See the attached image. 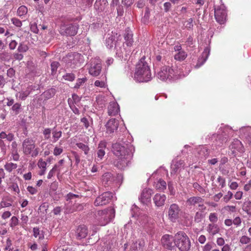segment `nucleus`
<instances>
[{"mask_svg":"<svg viewBox=\"0 0 251 251\" xmlns=\"http://www.w3.org/2000/svg\"><path fill=\"white\" fill-rule=\"evenodd\" d=\"M135 149L130 142L124 141L113 144L112 151L115 156L114 165L120 169L127 167L131 160Z\"/></svg>","mask_w":251,"mask_h":251,"instance_id":"obj_1","label":"nucleus"},{"mask_svg":"<svg viewBox=\"0 0 251 251\" xmlns=\"http://www.w3.org/2000/svg\"><path fill=\"white\" fill-rule=\"evenodd\" d=\"M156 71H157V77L159 79L164 81H170L180 78L188 74V73L186 74H183L180 70H178L176 66L170 67L164 65L161 66L159 70L157 69Z\"/></svg>","mask_w":251,"mask_h":251,"instance_id":"obj_2","label":"nucleus"},{"mask_svg":"<svg viewBox=\"0 0 251 251\" xmlns=\"http://www.w3.org/2000/svg\"><path fill=\"white\" fill-rule=\"evenodd\" d=\"M145 59V57H142L136 64L134 79L137 82H146L151 79L150 68Z\"/></svg>","mask_w":251,"mask_h":251,"instance_id":"obj_3","label":"nucleus"},{"mask_svg":"<svg viewBox=\"0 0 251 251\" xmlns=\"http://www.w3.org/2000/svg\"><path fill=\"white\" fill-rule=\"evenodd\" d=\"M175 245L181 251H188L191 247V242L188 236L183 231L178 232L174 237Z\"/></svg>","mask_w":251,"mask_h":251,"instance_id":"obj_4","label":"nucleus"},{"mask_svg":"<svg viewBox=\"0 0 251 251\" xmlns=\"http://www.w3.org/2000/svg\"><path fill=\"white\" fill-rule=\"evenodd\" d=\"M108 3L107 0H96L94 4L95 9L99 13H102L104 16L112 17L114 12V8L108 7Z\"/></svg>","mask_w":251,"mask_h":251,"instance_id":"obj_5","label":"nucleus"},{"mask_svg":"<svg viewBox=\"0 0 251 251\" xmlns=\"http://www.w3.org/2000/svg\"><path fill=\"white\" fill-rule=\"evenodd\" d=\"M115 216L114 210L109 208L102 211H99L96 216L98 225L101 226H105Z\"/></svg>","mask_w":251,"mask_h":251,"instance_id":"obj_6","label":"nucleus"},{"mask_svg":"<svg viewBox=\"0 0 251 251\" xmlns=\"http://www.w3.org/2000/svg\"><path fill=\"white\" fill-rule=\"evenodd\" d=\"M23 151L25 155L36 157L39 153V149L36 148L35 141L30 138L25 139L22 143Z\"/></svg>","mask_w":251,"mask_h":251,"instance_id":"obj_7","label":"nucleus"},{"mask_svg":"<svg viewBox=\"0 0 251 251\" xmlns=\"http://www.w3.org/2000/svg\"><path fill=\"white\" fill-rule=\"evenodd\" d=\"M68 67L74 68L79 67L83 62V56L78 53H71L63 58Z\"/></svg>","mask_w":251,"mask_h":251,"instance_id":"obj_8","label":"nucleus"},{"mask_svg":"<svg viewBox=\"0 0 251 251\" xmlns=\"http://www.w3.org/2000/svg\"><path fill=\"white\" fill-rule=\"evenodd\" d=\"M101 60L99 57H95L90 60L87 64L89 74L93 76H98L101 71Z\"/></svg>","mask_w":251,"mask_h":251,"instance_id":"obj_9","label":"nucleus"},{"mask_svg":"<svg viewBox=\"0 0 251 251\" xmlns=\"http://www.w3.org/2000/svg\"><path fill=\"white\" fill-rule=\"evenodd\" d=\"M79 25L75 23L62 24L60 27L59 32L62 35L75 36L77 33Z\"/></svg>","mask_w":251,"mask_h":251,"instance_id":"obj_10","label":"nucleus"},{"mask_svg":"<svg viewBox=\"0 0 251 251\" xmlns=\"http://www.w3.org/2000/svg\"><path fill=\"white\" fill-rule=\"evenodd\" d=\"M215 17L216 21L220 24L225 23L226 18V12L225 6L223 4L215 7Z\"/></svg>","mask_w":251,"mask_h":251,"instance_id":"obj_11","label":"nucleus"},{"mask_svg":"<svg viewBox=\"0 0 251 251\" xmlns=\"http://www.w3.org/2000/svg\"><path fill=\"white\" fill-rule=\"evenodd\" d=\"M113 198V194L106 192L98 197L95 201V206H102L107 204Z\"/></svg>","mask_w":251,"mask_h":251,"instance_id":"obj_12","label":"nucleus"},{"mask_svg":"<svg viewBox=\"0 0 251 251\" xmlns=\"http://www.w3.org/2000/svg\"><path fill=\"white\" fill-rule=\"evenodd\" d=\"M204 200L200 197H192L189 198L186 201L190 206H198L201 210H205L206 207L203 204Z\"/></svg>","mask_w":251,"mask_h":251,"instance_id":"obj_13","label":"nucleus"},{"mask_svg":"<svg viewBox=\"0 0 251 251\" xmlns=\"http://www.w3.org/2000/svg\"><path fill=\"white\" fill-rule=\"evenodd\" d=\"M180 212V208L176 204H171L168 210V216L169 219L174 222L178 219Z\"/></svg>","mask_w":251,"mask_h":251,"instance_id":"obj_14","label":"nucleus"},{"mask_svg":"<svg viewBox=\"0 0 251 251\" xmlns=\"http://www.w3.org/2000/svg\"><path fill=\"white\" fill-rule=\"evenodd\" d=\"M152 193L153 190L152 189L150 188L144 189L139 198L140 201L143 204H147L151 201V198Z\"/></svg>","mask_w":251,"mask_h":251,"instance_id":"obj_15","label":"nucleus"},{"mask_svg":"<svg viewBox=\"0 0 251 251\" xmlns=\"http://www.w3.org/2000/svg\"><path fill=\"white\" fill-rule=\"evenodd\" d=\"M174 239L172 236L166 234L161 239V243L163 246L166 249L172 250L174 247Z\"/></svg>","mask_w":251,"mask_h":251,"instance_id":"obj_16","label":"nucleus"},{"mask_svg":"<svg viewBox=\"0 0 251 251\" xmlns=\"http://www.w3.org/2000/svg\"><path fill=\"white\" fill-rule=\"evenodd\" d=\"M33 90H34V87L32 85H29L25 89H23L21 91L17 93L16 94V97L24 100Z\"/></svg>","mask_w":251,"mask_h":251,"instance_id":"obj_17","label":"nucleus"},{"mask_svg":"<svg viewBox=\"0 0 251 251\" xmlns=\"http://www.w3.org/2000/svg\"><path fill=\"white\" fill-rule=\"evenodd\" d=\"M210 53V48L206 47L202 52L201 56L198 59V62L195 66L196 68H199L206 61Z\"/></svg>","mask_w":251,"mask_h":251,"instance_id":"obj_18","label":"nucleus"},{"mask_svg":"<svg viewBox=\"0 0 251 251\" xmlns=\"http://www.w3.org/2000/svg\"><path fill=\"white\" fill-rule=\"evenodd\" d=\"M229 149L233 154L237 152H242L243 151V145L241 142L238 139L233 140L229 146Z\"/></svg>","mask_w":251,"mask_h":251,"instance_id":"obj_19","label":"nucleus"},{"mask_svg":"<svg viewBox=\"0 0 251 251\" xmlns=\"http://www.w3.org/2000/svg\"><path fill=\"white\" fill-rule=\"evenodd\" d=\"M165 60L164 50H162L155 56L154 68L155 70L161 66Z\"/></svg>","mask_w":251,"mask_h":251,"instance_id":"obj_20","label":"nucleus"},{"mask_svg":"<svg viewBox=\"0 0 251 251\" xmlns=\"http://www.w3.org/2000/svg\"><path fill=\"white\" fill-rule=\"evenodd\" d=\"M106 126L107 132L113 133L118 127V121L115 119H111L107 123Z\"/></svg>","mask_w":251,"mask_h":251,"instance_id":"obj_21","label":"nucleus"},{"mask_svg":"<svg viewBox=\"0 0 251 251\" xmlns=\"http://www.w3.org/2000/svg\"><path fill=\"white\" fill-rule=\"evenodd\" d=\"M88 234V229L84 225H81L78 227L76 231V237L78 240H81L85 238Z\"/></svg>","mask_w":251,"mask_h":251,"instance_id":"obj_22","label":"nucleus"},{"mask_svg":"<svg viewBox=\"0 0 251 251\" xmlns=\"http://www.w3.org/2000/svg\"><path fill=\"white\" fill-rule=\"evenodd\" d=\"M198 157L201 159H205L209 155V151L207 148L204 146H200L197 149Z\"/></svg>","mask_w":251,"mask_h":251,"instance_id":"obj_23","label":"nucleus"},{"mask_svg":"<svg viewBox=\"0 0 251 251\" xmlns=\"http://www.w3.org/2000/svg\"><path fill=\"white\" fill-rule=\"evenodd\" d=\"M120 111L119 106L116 102L113 101L109 103L108 107V113L109 115L115 116Z\"/></svg>","mask_w":251,"mask_h":251,"instance_id":"obj_24","label":"nucleus"},{"mask_svg":"<svg viewBox=\"0 0 251 251\" xmlns=\"http://www.w3.org/2000/svg\"><path fill=\"white\" fill-rule=\"evenodd\" d=\"M166 197L164 194H156L153 198L155 205L159 207L164 204Z\"/></svg>","mask_w":251,"mask_h":251,"instance_id":"obj_25","label":"nucleus"},{"mask_svg":"<svg viewBox=\"0 0 251 251\" xmlns=\"http://www.w3.org/2000/svg\"><path fill=\"white\" fill-rule=\"evenodd\" d=\"M12 202L11 198L8 197H3L0 202V207L3 208L10 207L12 206Z\"/></svg>","mask_w":251,"mask_h":251,"instance_id":"obj_26","label":"nucleus"},{"mask_svg":"<svg viewBox=\"0 0 251 251\" xmlns=\"http://www.w3.org/2000/svg\"><path fill=\"white\" fill-rule=\"evenodd\" d=\"M206 230L210 235L213 236L219 232V228L216 224H210L207 226Z\"/></svg>","mask_w":251,"mask_h":251,"instance_id":"obj_27","label":"nucleus"},{"mask_svg":"<svg viewBox=\"0 0 251 251\" xmlns=\"http://www.w3.org/2000/svg\"><path fill=\"white\" fill-rule=\"evenodd\" d=\"M115 180L114 176L110 173H105L102 177V182L104 184L109 185Z\"/></svg>","mask_w":251,"mask_h":251,"instance_id":"obj_28","label":"nucleus"},{"mask_svg":"<svg viewBox=\"0 0 251 251\" xmlns=\"http://www.w3.org/2000/svg\"><path fill=\"white\" fill-rule=\"evenodd\" d=\"M154 186L156 190L163 191L166 188V183L163 180L160 179L154 183Z\"/></svg>","mask_w":251,"mask_h":251,"instance_id":"obj_29","label":"nucleus"},{"mask_svg":"<svg viewBox=\"0 0 251 251\" xmlns=\"http://www.w3.org/2000/svg\"><path fill=\"white\" fill-rule=\"evenodd\" d=\"M184 167V162L183 160H180L177 161H174L171 165V168L174 172H176L178 170L183 168Z\"/></svg>","mask_w":251,"mask_h":251,"instance_id":"obj_30","label":"nucleus"},{"mask_svg":"<svg viewBox=\"0 0 251 251\" xmlns=\"http://www.w3.org/2000/svg\"><path fill=\"white\" fill-rule=\"evenodd\" d=\"M66 209L68 212L72 213L75 211H79L83 209V206L79 203H77L76 207H70V202H68L65 205Z\"/></svg>","mask_w":251,"mask_h":251,"instance_id":"obj_31","label":"nucleus"},{"mask_svg":"<svg viewBox=\"0 0 251 251\" xmlns=\"http://www.w3.org/2000/svg\"><path fill=\"white\" fill-rule=\"evenodd\" d=\"M76 146L82 151L85 155H87L89 152L90 148L87 144L81 142L76 143Z\"/></svg>","mask_w":251,"mask_h":251,"instance_id":"obj_32","label":"nucleus"},{"mask_svg":"<svg viewBox=\"0 0 251 251\" xmlns=\"http://www.w3.org/2000/svg\"><path fill=\"white\" fill-rule=\"evenodd\" d=\"M33 236L35 238H38L39 240H43L44 238V232L40 230L38 227H34L33 229Z\"/></svg>","mask_w":251,"mask_h":251,"instance_id":"obj_33","label":"nucleus"},{"mask_svg":"<svg viewBox=\"0 0 251 251\" xmlns=\"http://www.w3.org/2000/svg\"><path fill=\"white\" fill-rule=\"evenodd\" d=\"M79 197L78 195L74 194L72 193H69L67 196H66V200L67 201H68V202H70V207H76V205L77 204L76 203H75L73 205H72V203L73 202L72 200H73L74 198H78Z\"/></svg>","mask_w":251,"mask_h":251,"instance_id":"obj_34","label":"nucleus"},{"mask_svg":"<svg viewBox=\"0 0 251 251\" xmlns=\"http://www.w3.org/2000/svg\"><path fill=\"white\" fill-rule=\"evenodd\" d=\"M103 148H105V144L103 142H100L99 145V150L97 152L98 157L100 159L103 157L105 154V151Z\"/></svg>","mask_w":251,"mask_h":251,"instance_id":"obj_35","label":"nucleus"},{"mask_svg":"<svg viewBox=\"0 0 251 251\" xmlns=\"http://www.w3.org/2000/svg\"><path fill=\"white\" fill-rule=\"evenodd\" d=\"M187 56V54L186 52L182 50L176 53L174 57L176 60L181 61L184 60L186 58Z\"/></svg>","mask_w":251,"mask_h":251,"instance_id":"obj_36","label":"nucleus"},{"mask_svg":"<svg viewBox=\"0 0 251 251\" xmlns=\"http://www.w3.org/2000/svg\"><path fill=\"white\" fill-rule=\"evenodd\" d=\"M52 134L53 139L52 142L53 143H55L62 136V133L61 131H58L56 129H53L52 132Z\"/></svg>","mask_w":251,"mask_h":251,"instance_id":"obj_37","label":"nucleus"},{"mask_svg":"<svg viewBox=\"0 0 251 251\" xmlns=\"http://www.w3.org/2000/svg\"><path fill=\"white\" fill-rule=\"evenodd\" d=\"M96 102L100 107H103L106 102L105 97L102 95H99L96 98Z\"/></svg>","mask_w":251,"mask_h":251,"instance_id":"obj_38","label":"nucleus"},{"mask_svg":"<svg viewBox=\"0 0 251 251\" xmlns=\"http://www.w3.org/2000/svg\"><path fill=\"white\" fill-rule=\"evenodd\" d=\"M64 163V160L63 159L60 160L57 163L54 165L53 168L56 171L58 175H59L60 173L61 170L63 168V165Z\"/></svg>","mask_w":251,"mask_h":251,"instance_id":"obj_39","label":"nucleus"},{"mask_svg":"<svg viewBox=\"0 0 251 251\" xmlns=\"http://www.w3.org/2000/svg\"><path fill=\"white\" fill-rule=\"evenodd\" d=\"M4 169L9 173L11 172L13 170L15 169L17 167V165L16 163L12 162L6 163L4 166Z\"/></svg>","mask_w":251,"mask_h":251,"instance_id":"obj_40","label":"nucleus"},{"mask_svg":"<svg viewBox=\"0 0 251 251\" xmlns=\"http://www.w3.org/2000/svg\"><path fill=\"white\" fill-rule=\"evenodd\" d=\"M227 139L226 137H223L220 135L218 136V139H216L215 145L217 146H222L226 143Z\"/></svg>","mask_w":251,"mask_h":251,"instance_id":"obj_41","label":"nucleus"},{"mask_svg":"<svg viewBox=\"0 0 251 251\" xmlns=\"http://www.w3.org/2000/svg\"><path fill=\"white\" fill-rule=\"evenodd\" d=\"M94 85L96 87H100V88H106L107 87V85L106 83V78H105V80H97L94 82Z\"/></svg>","mask_w":251,"mask_h":251,"instance_id":"obj_42","label":"nucleus"},{"mask_svg":"<svg viewBox=\"0 0 251 251\" xmlns=\"http://www.w3.org/2000/svg\"><path fill=\"white\" fill-rule=\"evenodd\" d=\"M17 13L18 16L22 17L27 13V8L25 6L22 5L18 8Z\"/></svg>","mask_w":251,"mask_h":251,"instance_id":"obj_43","label":"nucleus"},{"mask_svg":"<svg viewBox=\"0 0 251 251\" xmlns=\"http://www.w3.org/2000/svg\"><path fill=\"white\" fill-rule=\"evenodd\" d=\"M55 89L51 88L44 92L43 95L46 99H49L55 95Z\"/></svg>","mask_w":251,"mask_h":251,"instance_id":"obj_44","label":"nucleus"},{"mask_svg":"<svg viewBox=\"0 0 251 251\" xmlns=\"http://www.w3.org/2000/svg\"><path fill=\"white\" fill-rule=\"evenodd\" d=\"M19 219L16 216H12L10 221V226L13 228L19 224Z\"/></svg>","mask_w":251,"mask_h":251,"instance_id":"obj_45","label":"nucleus"},{"mask_svg":"<svg viewBox=\"0 0 251 251\" xmlns=\"http://www.w3.org/2000/svg\"><path fill=\"white\" fill-rule=\"evenodd\" d=\"M204 217V215L202 211H198L195 214L194 217L195 221L197 223H199L201 221Z\"/></svg>","mask_w":251,"mask_h":251,"instance_id":"obj_46","label":"nucleus"},{"mask_svg":"<svg viewBox=\"0 0 251 251\" xmlns=\"http://www.w3.org/2000/svg\"><path fill=\"white\" fill-rule=\"evenodd\" d=\"M239 242L242 245L248 244L251 242V238L247 236L243 235L240 237Z\"/></svg>","mask_w":251,"mask_h":251,"instance_id":"obj_47","label":"nucleus"},{"mask_svg":"<svg viewBox=\"0 0 251 251\" xmlns=\"http://www.w3.org/2000/svg\"><path fill=\"white\" fill-rule=\"evenodd\" d=\"M87 81L86 77H84L82 78H78L76 81V83L74 86L75 88H79Z\"/></svg>","mask_w":251,"mask_h":251,"instance_id":"obj_48","label":"nucleus"},{"mask_svg":"<svg viewBox=\"0 0 251 251\" xmlns=\"http://www.w3.org/2000/svg\"><path fill=\"white\" fill-rule=\"evenodd\" d=\"M63 151V149L62 147H59L56 146L53 149V154L54 156H58L60 155Z\"/></svg>","mask_w":251,"mask_h":251,"instance_id":"obj_49","label":"nucleus"},{"mask_svg":"<svg viewBox=\"0 0 251 251\" xmlns=\"http://www.w3.org/2000/svg\"><path fill=\"white\" fill-rule=\"evenodd\" d=\"M243 210L248 214H251V201H248L244 203Z\"/></svg>","mask_w":251,"mask_h":251,"instance_id":"obj_50","label":"nucleus"},{"mask_svg":"<svg viewBox=\"0 0 251 251\" xmlns=\"http://www.w3.org/2000/svg\"><path fill=\"white\" fill-rule=\"evenodd\" d=\"M133 34L131 31L128 28L125 31V33L124 35L125 40H129L132 39Z\"/></svg>","mask_w":251,"mask_h":251,"instance_id":"obj_51","label":"nucleus"},{"mask_svg":"<svg viewBox=\"0 0 251 251\" xmlns=\"http://www.w3.org/2000/svg\"><path fill=\"white\" fill-rule=\"evenodd\" d=\"M64 79L70 81H73L75 79V75L73 73H67L63 76Z\"/></svg>","mask_w":251,"mask_h":251,"instance_id":"obj_52","label":"nucleus"},{"mask_svg":"<svg viewBox=\"0 0 251 251\" xmlns=\"http://www.w3.org/2000/svg\"><path fill=\"white\" fill-rule=\"evenodd\" d=\"M233 193L232 192L228 191L226 194L223 198V201L225 202H228L233 197Z\"/></svg>","mask_w":251,"mask_h":251,"instance_id":"obj_53","label":"nucleus"},{"mask_svg":"<svg viewBox=\"0 0 251 251\" xmlns=\"http://www.w3.org/2000/svg\"><path fill=\"white\" fill-rule=\"evenodd\" d=\"M51 132V129L49 128H45L43 130V133L45 139L48 140L50 138Z\"/></svg>","mask_w":251,"mask_h":251,"instance_id":"obj_54","label":"nucleus"},{"mask_svg":"<svg viewBox=\"0 0 251 251\" xmlns=\"http://www.w3.org/2000/svg\"><path fill=\"white\" fill-rule=\"evenodd\" d=\"M59 66V64L58 62L54 61L51 63V74H54L56 73L57 68Z\"/></svg>","mask_w":251,"mask_h":251,"instance_id":"obj_55","label":"nucleus"},{"mask_svg":"<svg viewBox=\"0 0 251 251\" xmlns=\"http://www.w3.org/2000/svg\"><path fill=\"white\" fill-rule=\"evenodd\" d=\"M9 188L11 189L12 191L15 192L17 194L20 193V189L19 188V186L17 184V183H12L9 187Z\"/></svg>","mask_w":251,"mask_h":251,"instance_id":"obj_56","label":"nucleus"},{"mask_svg":"<svg viewBox=\"0 0 251 251\" xmlns=\"http://www.w3.org/2000/svg\"><path fill=\"white\" fill-rule=\"evenodd\" d=\"M12 247V240L10 238H8L5 242V245H4V251H6L8 249L11 248Z\"/></svg>","mask_w":251,"mask_h":251,"instance_id":"obj_57","label":"nucleus"},{"mask_svg":"<svg viewBox=\"0 0 251 251\" xmlns=\"http://www.w3.org/2000/svg\"><path fill=\"white\" fill-rule=\"evenodd\" d=\"M11 21L12 23L17 27H21L22 25V22L17 18H13Z\"/></svg>","mask_w":251,"mask_h":251,"instance_id":"obj_58","label":"nucleus"},{"mask_svg":"<svg viewBox=\"0 0 251 251\" xmlns=\"http://www.w3.org/2000/svg\"><path fill=\"white\" fill-rule=\"evenodd\" d=\"M38 167L41 169H47V163L42 159H39L37 163Z\"/></svg>","mask_w":251,"mask_h":251,"instance_id":"obj_59","label":"nucleus"},{"mask_svg":"<svg viewBox=\"0 0 251 251\" xmlns=\"http://www.w3.org/2000/svg\"><path fill=\"white\" fill-rule=\"evenodd\" d=\"M217 181L219 183V185L222 188L226 186V179L221 176H219L217 178Z\"/></svg>","mask_w":251,"mask_h":251,"instance_id":"obj_60","label":"nucleus"},{"mask_svg":"<svg viewBox=\"0 0 251 251\" xmlns=\"http://www.w3.org/2000/svg\"><path fill=\"white\" fill-rule=\"evenodd\" d=\"M30 30L34 33H38L39 29L37 27V24L35 23H30Z\"/></svg>","mask_w":251,"mask_h":251,"instance_id":"obj_61","label":"nucleus"},{"mask_svg":"<svg viewBox=\"0 0 251 251\" xmlns=\"http://www.w3.org/2000/svg\"><path fill=\"white\" fill-rule=\"evenodd\" d=\"M81 122L83 124V125L84 126L85 128L87 129L90 125V122L89 121L88 119L85 117H83L81 119Z\"/></svg>","mask_w":251,"mask_h":251,"instance_id":"obj_62","label":"nucleus"},{"mask_svg":"<svg viewBox=\"0 0 251 251\" xmlns=\"http://www.w3.org/2000/svg\"><path fill=\"white\" fill-rule=\"evenodd\" d=\"M28 47L26 45L20 44L18 47V50L19 52H24L27 50Z\"/></svg>","mask_w":251,"mask_h":251,"instance_id":"obj_63","label":"nucleus"},{"mask_svg":"<svg viewBox=\"0 0 251 251\" xmlns=\"http://www.w3.org/2000/svg\"><path fill=\"white\" fill-rule=\"evenodd\" d=\"M213 243L208 242L203 248V251H210L213 248Z\"/></svg>","mask_w":251,"mask_h":251,"instance_id":"obj_64","label":"nucleus"}]
</instances>
